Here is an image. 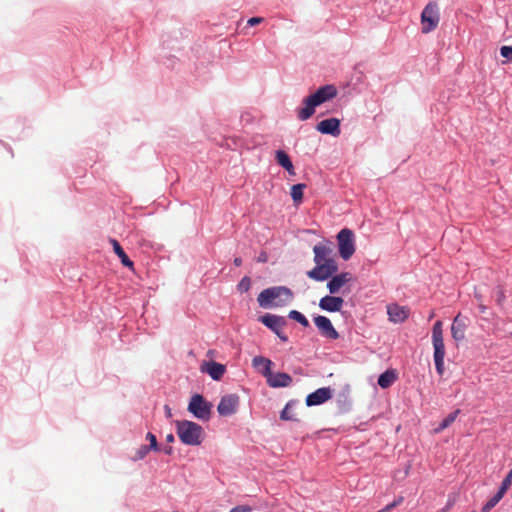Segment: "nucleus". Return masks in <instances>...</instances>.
<instances>
[{
    "instance_id": "393cba45",
    "label": "nucleus",
    "mask_w": 512,
    "mask_h": 512,
    "mask_svg": "<svg viewBox=\"0 0 512 512\" xmlns=\"http://www.w3.org/2000/svg\"><path fill=\"white\" fill-rule=\"evenodd\" d=\"M504 493L498 490V492L489 499L482 507L481 512H490L504 497Z\"/></svg>"
},
{
    "instance_id": "412c9836",
    "label": "nucleus",
    "mask_w": 512,
    "mask_h": 512,
    "mask_svg": "<svg viewBox=\"0 0 512 512\" xmlns=\"http://www.w3.org/2000/svg\"><path fill=\"white\" fill-rule=\"evenodd\" d=\"M465 328L466 325L460 320V316L457 315L454 318L453 324L451 326V335L454 340L462 341L465 338Z\"/></svg>"
},
{
    "instance_id": "f03ea898",
    "label": "nucleus",
    "mask_w": 512,
    "mask_h": 512,
    "mask_svg": "<svg viewBox=\"0 0 512 512\" xmlns=\"http://www.w3.org/2000/svg\"><path fill=\"white\" fill-rule=\"evenodd\" d=\"M294 298L292 290L286 286H274L264 289L257 297L262 308L284 307Z\"/></svg>"
},
{
    "instance_id": "b1692460",
    "label": "nucleus",
    "mask_w": 512,
    "mask_h": 512,
    "mask_svg": "<svg viewBox=\"0 0 512 512\" xmlns=\"http://www.w3.org/2000/svg\"><path fill=\"white\" fill-rule=\"evenodd\" d=\"M460 410L457 409L454 412L450 413L444 420L439 424L437 428H435V433H440L441 431L448 428L457 418Z\"/></svg>"
},
{
    "instance_id": "5701e85b",
    "label": "nucleus",
    "mask_w": 512,
    "mask_h": 512,
    "mask_svg": "<svg viewBox=\"0 0 512 512\" xmlns=\"http://www.w3.org/2000/svg\"><path fill=\"white\" fill-rule=\"evenodd\" d=\"M306 185L303 183L295 184L291 187V197L295 204H300L303 199V191Z\"/></svg>"
},
{
    "instance_id": "72a5a7b5",
    "label": "nucleus",
    "mask_w": 512,
    "mask_h": 512,
    "mask_svg": "<svg viewBox=\"0 0 512 512\" xmlns=\"http://www.w3.org/2000/svg\"><path fill=\"white\" fill-rule=\"evenodd\" d=\"M500 54L502 57L512 61V46H502Z\"/></svg>"
},
{
    "instance_id": "c756f323",
    "label": "nucleus",
    "mask_w": 512,
    "mask_h": 512,
    "mask_svg": "<svg viewBox=\"0 0 512 512\" xmlns=\"http://www.w3.org/2000/svg\"><path fill=\"white\" fill-rule=\"evenodd\" d=\"M250 287H251V280L248 276L243 277L237 285V288L241 293L247 292L250 289Z\"/></svg>"
},
{
    "instance_id": "6e6552de",
    "label": "nucleus",
    "mask_w": 512,
    "mask_h": 512,
    "mask_svg": "<svg viewBox=\"0 0 512 512\" xmlns=\"http://www.w3.org/2000/svg\"><path fill=\"white\" fill-rule=\"evenodd\" d=\"M211 409L212 404L207 402L200 394L193 395L188 404V411L202 421L210 419Z\"/></svg>"
},
{
    "instance_id": "c03bdc74",
    "label": "nucleus",
    "mask_w": 512,
    "mask_h": 512,
    "mask_svg": "<svg viewBox=\"0 0 512 512\" xmlns=\"http://www.w3.org/2000/svg\"><path fill=\"white\" fill-rule=\"evenodd\" d=\"M172 451H173L172 447H166V448L164 449V452H165L166 454H168V455H170V454L172 453Z\"/></svg>"
},
{
    "instance_id": "7ed1b4c3",
    "label": "nucleus",
    "mask_w": 512,
    "mask_h": 512,
    "mask_svg": "<svg viewBox=\"0 0 512 512\" xmlns=\"http://www.w3.org/2000/svg\"><path fill=\"white\" fill-rule=\"evenodd\" d=\"M176 432L185 445L197 446L203 441V428L195 422L188 420L176 421Z\"/></svg>"
},
{
    "instance_id": "ea45409f",
    "label": "nucleus",
    "mask_w": 512,
    "mask_h": 512,
    "mask_svg": "<svg viewBox=\"0 0 512 512\" xmlns=\"http://www.w3.org/2000/svg\"><path fill=\"white\" fill-rule=\"evenodd\" d=\"M234 265L239 267L242 265V259L240 257H236L233 261Z\"/></svg>"
},
{
    "instance_id": "aec40b11",
    "label": "nucleus",
    "mask_w": 512,
    "mask_h": 512,
    "mask_svg": "<svg viewBox=\"0 0 512 512\" xmlns=\"http://www.w3.org/2000/svg\"><path fill=\"white\" fill-rule=\"evenodd\" d=\"M109 242L111 243L115 254L120 258L123 266L133 269V266H134L133 262L129 259V257L127 256V254L125 253V251L123 250L121 245L119 244V242L114 238H110Z\"/></svg>"
},
{
    "instance_id": "9d476101",
    "label": "nucleus",
    "mask_w": 512,
    "mask_h": 512,
    "mask_svg": "<svg viewBox=\"0 0 512 512\" xmlns=\"http://www.w3.org/2000/svg\"><path fill=\"white\" fill-rule=\"evenodd\" d=\"M260 322L270 328L283 342L288 341V337L283 333V327L286 325V320L282 316L265 314L260 317Z\"/></svg>"
},
{
    "instance_id": "c9c22d12",
    "label": "nucleus",
    "mask_w": 512,
    "mask_h": 512,
    "mask_svg": "<svg viewBox=\"0 0 512 512\" xmlns=\"http://www.w3.org/2000/svg\"><path fill=\"white\" fill-rule=\"evenodd\" d=\"M263 21H264V19L262 17H252L247 21V24L249 26H255V25L262 23Z\"/></svg>"
},
{
    "instance_id": "ddd939ff",
    "label": "nucleus",
    "mask_w": 512,
    "mask_h": 512,
    "mask_svg": "<svg viewBox=\"0 0 512 512\" xmlns=\"http://www.w3.org/2000/svg\"><path fill=\"white\" fill-rule=\"evenodd\" d=\"M333 391L330 387L319 388L306 397L307 406L321 405L331 399Z\"/></svg>"
},
{
    "instance_id": "39448f33",
    "label": "nucleus",
    "mask_w": 512,
    "mask_h": 512,
    "mask_svg": "<svg viewBox=\"0 0 512 512\" xmlns=\"http://www.w3.org/2000/svg\"><path fill=\"white\" fill-rule=\"evenodd\" d=\"M254 362L255 364L264 363L266 365V371H262V375L266 378L270 387H288L292 383V377L289 374L284 372L273 373L271 371L273 363L270 359L263 356H255Z\"/></svg>"
},
{
    "instance_id": "de8ad7c7",
    "label": "nucleus",
    "mask_w": 512,
    "mask_h": 512,
    "mask_svg": "<svg viewBox=\"0 0 512 512\" xmlns=\"http://www.w3.org/2000/svg\"><path fill=\"white\" fill-rule=\"evenodd\" d=\"M473 512H475V511H473Z\"/></svg>"
},
{
    "instance_id": "9b49d317",
    "label": "nucleus",
    "mask_w": 512,
    "mask_h": 512,
    "mask_svg": "<svg viewBox=\"0 0 512 512\" xmlns=\"http://www.w3.org/2000/svg\"><path fill=\"white\" fill-rule=\"evenodd\" d=\"M239 405V397L235 394L225 395L221 398L217 411L221 416H230L236 413Z\"/></svg>"
},
{
    "instance_id": "cd10ccee",
    "label": "nucleus",
    "mask_w": 512,
    "mask_h": 512,
    "mask_svg": "<svg viewBox=\"0 0 512 512\" xmlns=\"http://www.w3.org/2000/svg\"><path fill=\"white\" fill-rule=\"evenodd\" d=\"M292 404H293L292 401L288 402L286 404V406L284 407V409L281 411L280 418L282 420L297 421V418L290 412Z\"/></svg>"
},
{
    "instance_id": "a19ab883",
    "label": "nucleus",
    "mask_w": 512,
    "mask_h": 512,
    "mask_svg": "<svg viewBox=\"0 0 512 512\" xmlns=\"http://www.w3.org/2000/svg\"><path fill=\"white\" fill-rule=\"evenodd\" d=\"M258 261L259 262H266L267 261V256L265 253H262L259 258H258Z\"/></svg>"
},
{
    "instance_id": "f3484780",
    "label": "nucleus",
    "mask_w": 512,
    "mask_h": 512,
    "mask_svg": "<svg viewBox=\"0 0 512 512\" xmlns=\"http://www.w3.org/2000/svg\"><path fill=\"white\" fill-rule=\"evenodd\" d=\"M330 278L327 288L331 294L339 293L341 288L352 280V276L349 272H342L340 274L333 275Z\"/></svg>"
},
{
    "instance_id": "f257e3e1",
    "label": "nucleus",
    "mask_w": 512,
    "mask_h": 512,
    "mask_svg": "<svg viewBox=\"0 0 512 512\" xmlns=\"http://www.w3.org/2000/svg\"><path fill=\"white\" fill-rule=\"evenodd\" d=\"M337 96V88L334 85L320 87L315 93L303 99L304 107L297 110V117L305 121L313 116L315 108Z\"/></svg>"
},
{
    "instance_id": "a878e982",
    "label": "nucleus",
    "mask_w": 512,
    "mask_h": 512,
    "mask_svg": "<svg viewBox=\"0 0 512 512\" xmlns=\"http://www.w3.org/2000/svg\"><path fill=\"white\" fill-rule=\"evenodd\" d=\"M276 161L277 163L282 166L283 168H290L291 167V160L288 154L283 150H278L276 152Z\"/></svg>"
},
{
    "instance_id": "37998d69",
    "label": "nucleus",
    "mask_w": 512,
    "mask_h": 512,
    "mask_svg": "<svg viewBox=\"0 0 512 512\" xmlns=\"http://www.w3.org/2000/svg\"><path fill=\"white\" fill-rule=\"evenodd\" d=\"M166 441H167V442H173V441H174V436H173V434H171V433H170V434H168V435L166 436Z\"/></svg>"
},
{
    "instance_id": "4468645a",
    "label": "nucleus",
    "mask_w": 512,
    "mask_h": 512,
    "mask_svg": "<svg viewBox=\"0 0 512 512\" xmlns=\"http://www.w3.org/2000/svg\"><path fill=\"white\" fill-rule=\"evenodd\" d=\"M387 314L391 322L402 323L409 317L410 309L407 306L391 303L387 306Z\"/></svg>"
},
{
    "instance_id": "f704fd0d",
    "label": "nucleus",
    "mask_w": 512,
    "mask_h": 512,
    "mask_svg": "<svg viewBox=\"0 0 512 512\" xmlns=\"http://www.w3.org/2000/svg\"><path fill=\"white\" fill-rule=\"evenodd\" d=\"M229 512H251V507H249L247 505H240V506L233 508Z\"/></svg>"
},
{
    "instance_id": "e433bc0d",
    "label": "nucleus",
    "mask_w": 512,
    "mask_h": 512,
    "mask_svg": "<svg viewBox=\"0 0 512 512\" xmlns=\"http://www.w3.org/2000/svg\"><path fill=\"white\" fill-rule=\"evenodd\" d=\"M496 301L499 305H502L505 301V294H504V291L502 289H499L497 291V298H496Z\"/></svg>"
},
{
    "instance_id": "7c9ffc66",
    "label": "nucleus",
    "mask_w": 512,
    "mask_h": 512,
    "mask_svg": "<svg viewBox=\"0 0 512 512\" xmlns=\"http://www.w3.org/2000/svg\"><path fill=\"white\" fill-rule=\"evenodd\" d=\"M511 485H512V472L509 471V473L506 475V477L502 481L499 490L505 494Z\"/></svg>"
},
{
    "instance_id": "473e14b6",
    "label": "nucleus",
    "mask_w": 512,
    "mask_h": 512,
    "mask_svg": "<svg viewBox=\"0 0 512 512\" xmlns=\"http://www.w3.org/2000/svg\"><path fill=\"white\" fill-rule=\"evenodd\" d=\"M146 439L149 441L150 445L148 446L151 450L153 451H159V446H158V442H157V439H156V436L151 433V432H148L147 435H146Z\"/></svg>"
},
{
    "instance_id": "0eeeda50",
    "label": "nucleus",
    "mask_w": 512,
    "mask_h": 512,
    "mask_svg": "<svg viewBox=\"0 0 512 512\" xmlns=\"http://www.w3.org/2000/svg\"><path fill=\"white\" fill-rule=\"evenodd\" d=\"M339 254L343 260H349L355 252V238L352 230L344 228L337 234Z\"/></svg>"
},
{
    "instance_id": "4be33fe9",
    "label": "nucleus",
    "mask_w": 512,
    "mask_h": 512,
    "mask_svg": "<svg viewBox=\"0 0 512 512\" xmlns=\"http://www.w3.org/2000/svg\"><path fill=\"white\" fill-rule=\"evenodd\" d=\"M397 379V373L393 369L386 370L378 378V385L385 389L390 387Z\"/></svg>"
},
{
    "instance_id": "6ab92c4d",
    "label": "nucleus",
    "mask_w": 512,
    "mask_h": 512,
    "mask_svg": "<svg viewBox=\"0 0 512 512\" xmlns=\"http://www.w3.org/2000/svg\"><path fill=\"white\" fill-rule=\"evenodd\" d=\"M201 371L207 373L213 380H220L223 377L226 369L224 365L211 361L204 362L201 365Z\"/></svg>"
},
{
    "instance_id": "58836bf2",
    "label": "nucleus",
    "mask_w": 512,
    "mask_h": 512,
    "mask_svg": "<svg viewBox=\"0 0 512 512\" xmlns=\"http://www.w3.org/2000/svg\"><path fill=\"white\" fill-rule=\"evenodd\" d=\"M164 410H165L166 417H167V418H171V417H172V411H171V408H170L168 405H165V406H164Z\"/></svg>"
},
{
    "instance_id": "1a4fd4ad",
    "label": "nucleus",
    "mask_w": 512,
    "mask_h": 512,
    "mask_svg": "<svg viewBox=\"0 0 512 512\" xmlns=\"http://www.w3.org/2000/svg\"><path fill=\"white\" fill-rule=\"evenodd\" d=\"M338 270L336 261H330L322 264H316L315 267L307 272V276L315 281H325L332 277Z\"/></svg>"
},
{
    "instance_id": "79ce46f5",
    "label": "nucleus",
    "mask_w": 512,
    "mask_h": 512,
    "mask_svg": "<svg viewBox=\"0 0 512 512\" xmlns=\"http://www.w3.org/2000/svg\"><path fill=\"white\" fill-rule=\"evenodd\" d=\"M287 170V172L290 174V175H295V169H294V166L293 164H291V167L290 168H285Z\"/></svg>"
},
{
    "instance_id": "dca6fc26",
    "label": "nucleus",
    "mask_w": 512,
    "mask_h": 512,
    "mask_svg": "<svg viewBox=\"0 0 512 512\" xmlns=\"http://www.w3.org/2000/svg\"><path fill=\"white\" fill-rule=\"evenodd\" d=\"M315 264H322L335 261L333 258V249L325 244H317L313 247Z\"/></svg>"
},
{
    "instance_id": "a18cd8bd",
    "label": "nucleus",
    "mask_w": 512,
    "mask_h": 512,
    "mask_svg": "<svg viewBox=\"0 0 512 512\" xmlns=\"http://www.w3.org/2000/svg\"><path fill=\"white\" fill-rule=\"evenodd\" d=\"M449 509H450V504H448L445 508H442L436 512H448Z\"/></svg>"
},
{
    "instance_id": "20e7f679",
    "label": "nucleus",
    "mask_w": 512,
    "mask_h": 512,
    "mask_svg": "<svg viewBox=\"0 0 512 512\" xmlns=\"http://www.w3.org/2000/svg\"><path fill=\"white\" fill-rule=\"evenodd\" d=\"M443 323L438 320L432 328V344L434 348V363L437 373L442 376L445 371L444 358L446 355L443 339Z\"/></svg>"
},
{
    "instance_id": "bb28decb",
    "label": "nucleus",
    "mask_w": 512,
    "mask_h": 512,
    "mask_svg": "<svg viewBox=\"0 0 512 512\" xmlns=\"http://www.w3.org/2000/svg\"><path fill=\"white\" fill-rule=\"evenodd\" d=\"M288 317L292 320L297 321L304 327H309V325H310L307 318L301 312H299L297 310H291L288 314Z\"/></svg>"
},
{
    "instance_id": "a211bd4d",
    "label": "nucleus",
    "mask_w": 512,
    "mask_h": 512,
    "mask_svg": "<svg viewBox=\"0 0 512 512\" xmlns=\"http://www.w3.org/2000/svg\"><path fill=\"white\" fill-rule=\"evenodd\" d=\"M344 299L336 296H324L319 301V307L328 312H338L342 309Z\"/></svg>"
},
{
    "instance_id": "f8f14e48",
    "label": "nucleus",
    "mask_w": 512,
    "mask_h": 512,
    "mask_svg": "<svg viewBox=\"0 0 512 512\" xmlns=\"http://www.w3.org/2000/svg\"><path fill=\"white\" fill-rule=\"evenodd\" d=\"M314 323L323 337L333 340L339 338V333L326 316L318 315L314 317Z\"/></svg>"
},
{
    "instance_id": "49530a36",
    "label": "nucleus",
    "mask_w": 512,
    "mask_h": 512,
    "mask_svg": "<svg viewBox=\"0 0 512 512\" xmlns=\"http://www.w3.org/2000/svg\"><path fill=\"white\" fill-rule=\"evenodd\" d=\"M510 471L512 472V469Z\"/></svg>"
},
{
    "instance_id": "2f4dec72",
    "label": "nucleus",
    "mask_w": 512,
    "mask_h": 512,
    "mask_svg": "<svg viewBox=\"0 0 512 512\" xmlns=\"http://www.w3.org/2000/svg\"><path fill=\"white\" fill-rule=\"evenodd\" d=\"M403 502H404V497L399 495L391 503L387 504L383 508L385 509L386 512H391L393 509L400 506Z\"/></svg>"
},
{
    "instance_id": "423d86ee",
    "label": "nucleus",
    "mask_w": 512,
    "mask_h": 512,
    "mask_svg": "<svg viewBox=\"0 0 512 512\" xmlns=\"http://www.w3.org/2000/svg\"><path fill=\"white\" fill-rule=\"evenodd\" d=\"M440 21L439 6L436 2H429L421 13V30L424 34L435 30Z\"/></svg>"
},
{
    "instance_id": "2eb2a0df",
    "label": "nucleus",
    "mask_w": 512,
    "mask_h": 512,
    "mask_svg": "<svg viewBox=\"0 0 512 512\" xmlns=\"http://www.w3.org/2000/svg\"><path fill=\"white\" fill-rule=\"evenodd\" d=\"M316 129L322 134H329L337 137L341 133L340 120L337 118L322 120L317 124Z\"/></svg>"
},
{
    "instance_id": "4c0bfd02",
    "label": "nucleus",
    "mask_w": 512,
    "mask_h": 512,
    "mask_svg": "<svg viewBox=\"0 0 512 512\" xmlns=\"http://www.w3.org/2000/svg\"><path fill=\"white\" fill-rule=\"evenodd\" d=\"M252 365H253V367H255V368H262V369H261V372H262V371H266V365H265L264 363L255 364L254 359H253V360H252Z\"/></svg>"
},
{
    "instance_id": "c85d7f7f",
    "label": "nucleus",
    "mask_w": 512,
    "mask_h": 512,
    "mask_svg": "<svg viewBox=\"0 0 512 512\" xmlns=\"http://www.w3.org/2000/svg\"><path fill=\"white\" fill-rule=\"evenodd\" d=\"M151 449L146 445H141L136 451L135 454L131 457L133 461H138L144 459Z\"/></svg>"
}]
</instances>
